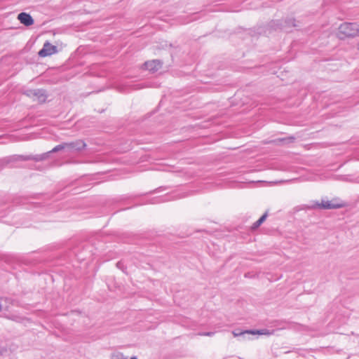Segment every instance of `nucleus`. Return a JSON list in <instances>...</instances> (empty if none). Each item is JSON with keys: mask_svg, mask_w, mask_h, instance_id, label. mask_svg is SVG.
Wrapping results in <instances>:
<instances>
[{"mask_svg": "<svg viewBox=\"0 0 359 359\" xmlns=\"http://www.w3.org/2000/svg\"><path fill=\"white\" fill-rule=\"evenodd\" d=\"M359 34V27L356 23L344 22L341 24L338 29L337 36L340 39L353 38Z\"/></svg>", "mask_w": 359, "mask_h": 359, "instance_id": "f257e3e1", "label": "nucleus"}, {"mask_svg": "<svg viewBox=\"0 0 359 359\" xmlns=\"http://www.w3.org/2000/svg\"><path fill=\"white\" fill-rule=\"evenodd\" d=\"M67 143H63L59 145H57L51 151L47 153H43L41 154H37V155H15L10 157L11 159L13 161H26L29 160H33L34 161H41L46 159L50 153L56 152L61 149H63L67 145Z\"/></svg>", "mask_w": 359, "mask_h": 359, "instance_id": "f03ea898", "label": "nucleus"}, {"mask_svg": "<svg viewBox=\"0 0 359 359\" xmlns=\"http://www.w3.org/2000/svg\"><path fill=\"white\" fill-rule=\"evenodd\" d=\"M344 206V203H338L336 201H324L322 200L321 203L318 201H313L310 206L312 209H323V210H332L338 209Z\"/></svg>", "mask_w": 359, "mask_h": 359, "instance_id": "7ed1b4c3", "label": "nucleus"}, {"mask_svg": "<svg viewBox=\"0 0 359 359\" xmlns=\"http://www.w3.org/2000/svg\"><path fill=\"white\" fill-rule=\"evenodd\" d=\"M233 334L234 337H243V338L245 337L246 335L249 336L250 334L255 335V334H271V332L269 330L266 329H262V330H246L243 331H237L235 330L233 332Z\"/></svg>", "mask_w": 359, "mask_h": 359, "instance_id": "20e7f679", "label": "nucleus"}, {"mask_svg": "<svg viewBox=\"0 0 359 359\" xmlns=\"http://www.w3.org/2000/svg\"><path fill=\"white\" fill-rule=\"evenodd\" d=\"M57 52V47L49 42H46L43 48L39 51L38 55L41 57L50 56Z\"/></svg>", "mask_w": 359, "mask_h": 359, "instance_id": "39448f33", "label": "nucleus"}, {"mask_svg": "<svg viewBox=\"0 0 359 359\" xmlns=\"http://www.w3.org/2000/svg\"><path fill=\"white\" fill-rule=\"evenodd\" d=\"M27 95L37 100L39 102H44L46 100V90L43 89L28 90Z\"/></svg>", "mask_w": 359, "mask_h": 359, "instance_id": "423d86ee", "label": "nucleus"}, {"mask_svg": "<svg viewBox=\"0 0 359 359\" xmlns=\"http://www.w3.org/2000/svg\"><path fill=\"white\" fill-rule=\"evenodd\" d=\"M162 62L159 60H153L145 62L143 65L144 68L149 72L154 73L159 70L162 67Z\"/></svg>", "mask_w": 359, "mask_h": 359, "instance_id": "0eeeda50", "label": "nucleus"}, {"mask_svg": "<svg viewBox=\"0 0 359 359\" xmlns=\"http://www.w3.org/2000/svg\"><path fill=\"white\" fill-rule=\"evenodd\" d=\"M18 20L21 24L27 27L31 26L34 24V19L31 15L25 12L19 13L18 15Z\"/></svg>", "mask_w": 359, "mask_h": 359, "instance_id": "6e6552de", "label": "nucleus"}, {"mask_svg": "<svg viewBox=\"0 0 359 359\" xmlns=\"http://www.w3.org/2000/svg\"><path fill=\"white\" fill-rule=\"evenodd\" d=\"M86 143L81 140L69 142V152L79 151L86 147Z\"/></svg>", "mask_w": 359, "mask_h": 359, "instance_id": "1a4fd4ad", "label": "nucleus"}, {"mask_svg": "<svg viewBox=\"0 0 359 359\" xmlns=\"http://www.w3.org/2000/svg\"><path fill=\"white\" fill-rule=\"evenodd\" d=\"M10 303V299L7 297H0V311L2 310L8 311Z\"/></svg>", "mask_w": 359, "mask_h": 359, "instance_id": "9d476101", "label": "nucleus"}, {"mask_svg": "<svg viewBox=\"0 0 359 359\" xmlns=\"http://www.w3.org/2000/svg\"><path fill=\"white\" fill-rule=\"evenodd\" d=\"M268 212H266L257 221H256L251 226L252 230L257 229L266 219Z\"/></svg>", "mask_w": 359, "mask_h": 359, "instance_id": "9b49d317", "label": "nucleus"}, {"mask_svg": "<svg viewBox=\"0 0 359 359\" xmlns=\"http://www.w3.org/2000/svg\"><path fill=\"white\" fill-rule=\"evenodd\" d=\"M177 198L176 195L175 196H164L155 199V201H151V203H162L170 201L171 199Z\"/></svg>", "mask_w": 359, "mask_h": 359, "instance_id": "f8f14e48", "label": "nucleus"}, {"mask_svg": "<svg viewBox=\"0 0 359 359\" xmlns=\"http://www.w3.org/2000/svg\"><path fill=\"white\" fill-rule=\"evenodd\" d=\"M294 140V137H286V138H280V139H278V141L279 142H293V141Z\"/></svg>", "mask_w": 359, "mask_h": 359, "instance_id": "ddd939ff", "label": "nucleus"}, {"mask_svg": "<svg viewBox=\"0 0 359 359\" xmlns=\"http://www.w3.org/2000/svg\"><path fill=\"white\" fill-rule=\"evenodd\" d=\"M116 266L118 269L122 270L123 272L125 271L124 264L122 262H118L116 263Z\"/></svg>", "mask_w": 359, "mask_h": 359, "instance_id": "4468645a", "label": "nucleus"}, {"mask_svg": "<svg viewBox=\"0 0 359 359\" xmlns=\"http://www.w3.org/2000/svg\"><path fill=\"white\" fill-rule=\"evenodd\" d=\"M287 24L291 25L292 27H295L296 25L294 24V19H289L285 21Z\"/></svg>", "mask_w": 359, "mask_h": 359, "instance_id": "2eb2a0df", "label": "nucleus"}, {"mask_svg": "<svg viewBox=\"0 0 359 359\" xmlns=\"http://www.w3.org/2000/svg\"><path fill=\"white\" fill-rule=\"evenodd\" d=\"M213 334H214L213 332H205V333L203 334V335L212 336Z\"/></svg>", "mask_w": 359, "mask_h": 359, "instance_id": "dca6fc26", "label": "nucleus"}, {"mask_svg": "<svg viewBox=\"0 0 359 359\" xmlns=\"http://www.w3.org/2000/svg\"><path fill=\"white\" fill-rule=\"evenodd\" d=\"M29 205H30V206H32V207H34V208H35V207H36L37 204H36V203H31V204H29Z\"/></svg>", "mask_w": 359, "mask_h": 359, "instance_id": "f3484780", "label": "nucleus"}, {"mask_svg": "<svg viewBox=\"0 0 359 359\" xmlns=\"http://www.w3.org/2000/svg\"><path fill=\"white\" fill-rule=\"evenodd\" d=\"M130 359H137L136 357H133Z\"/></svg>", "mask_w": 359, "mask_h": 359, "instance_id": "a211bd4d", "label": "nucleus"}, {"mask_svg": "<svg viewBox=\"0 0 359 359\" xmlns=\"http://www.w3.org/2000/svg\"><path fill=\"white\" fill-rule=\"evenodd\" d=\"M358 50H359V43H358Z\"/></svg>", "mask_w": 359, "mask_h": 359, "instance_id": "6ab92c4d", "label": "nucleus"}]
</instances>
